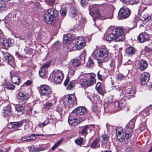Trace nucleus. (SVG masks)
<instances>
[{"mask_svg":"<svg viewBox=\"0 0 152 152\" xmlns=\"http://www.w3.org/2000/svg\"><path fill=\"white\" fill-rule=\"evenodd\" d=\"M93 11L91 12V15L92 17L96 18L102 16L100 15L99 10H93Z\"/></svg>","mask_w":152,"mask_h":152,"instance_id":"obj_34","label":"nucleus"},{"mask_svg":"<svg viewBox=\"0 0 152 152\" xmlns=\"http://www.w3.org/2000/svg\"><path fill=\"white\" fill-rule=\"evenodd\" d=\"M125 2H129L130 4H137L139 0H123Z\"/></svg>","mask_w":152,"mask_h":152,"instance_id":"obj_50","label":"nucleus"},{"mask_svg":"<svg viewBox=\"0 0 152 152\" xmlns=\"http://www.w3.org/2000/svg\"><path fill=\"white\" fill-rule=\"evenodd\" d=\"M75 101H76V98L74 95H67L64 97L63 104L65 106L71 107L73 106Z\"/></svg>","mask_w":152,"mask_h":152,"instance_id":"obj_5","label":"nucleus"},{"mask_svg":"<svg viewBox=\"0 0 152 152\" xmlns=\"http://www.w3.org/2000/svg\"><path fill=\"white\" fill-rule=\"evenodd\" d=\"M80 84L82 87L86 88L89 86L88 80L85 79H81L80 81Z\"/></svg>","mask_w":152,"mask_h":152,"instance_id":"obj_29","label":"nucleus"},{"mask_svg":"<svg viewBox=\"0 0 152 152\" xmlns=\"http://www.w3.org/2000/svg\"><path fill=\"white\" fill-rule=\"evenodd\" d=\"M113 89L117 90L118 91V94L120 96H122L123 94V88L119 85V84H118L113 87Z\"/></svg>","mask_w":152,"mask_h":152,"instance_id":"obj_30","label":"nucleus"},{"mask_svg":"<svg viewBox=\"0 0 152 152\" xmlns=\"http://www.w3.org/2000/svg\"><path fill=\"white\" fill-rule=\"evenodd\" d=\"M49 123V121L47 119L44 121L42 124H39V126L40 127L42 128L46 125L48 124Z\"/></svg>","mask_w":152,"mask_h":152,"instance_id":"obj_53","label":"nucleus"},{"mask_svg":"<svg viewBox=\"0 0 152 152\" xmlns=\"http://www.w3.org/2000/svg\"><path fill=\"white\" fill-rule=\"evenodd\" d=\"M130 10H119L118 12V18L122 19L128 17L130 15Z\"/></svg>","mask_w":152,"mask_h":152,"instance_id":"obj_10","label":"nucleus"},{"mask_svg":"<svg viewBox=\"0 0 152 152\" xmlns=\"http://www.w3.org/2000/svg\"><path fill=\"white\" fill-rule=\"evenodd\" d=\"M126 103L125 100L121 99L119 101L115 102V105L116 107H118L120 108L123 109L126 105Z\"/></svg>","mask_w":152,"mask_h":152,"instance_id":"obj_23","label":"nucleus"},{"mask_svg":"<svg viewBox=\"0 0 152 152\" xmlns=\"http://www.w3.org/2000/svg\"><path fill=\"white\" fill-rule=\"evenodd\" d=\"M72 40V37L70 34H68L64 36L63 42L64 44H69Z\"/></svg>","mask_w":152,"mask_h":152,"instance_id":"obj_28","label":"nucleus"},{"mask_svg":"<svg viewBox=\"0 0 152 152\" xmlns=\"http://www.w3.org/2000/svg\"><path fill=\"white\" fill-rule=\"evenodd\" d=\"M11 80L13 83L17 85H19L20 83V79L18 74L16 73L12 74L11 76Z\"/></svg>","mask_w":152,"mask_h":152,"instance_id":"obj_18","label":"nucleus"},{"mask_svg":"<svg viewBox=\"0 0 152 152\" xmlns=\"http://www.w3.org/2000/svg\"><path fill=\"white\" fill-rule=\"evenodd\" d=\"M135 51V49L133 47H129L127 48L126 50V53L130 56L134 54Z\"/></svg>","mask_w":152,"mask_h":152,"instance_id":"obj_32","label":"nucleus"},{"mask_svg":"<svg viewBox=\"0 0 152 152\" xmlns=\"http://www.w3.org/2000/svg\"><path fill=\"white\" fill-rule=\"evenodd\" d=\"M137 24L134 20H132L129 23V27L130 29H132L136 27Z\"/></svg>","mask_w":152,"mask_h":152,"instance_id":"obj_43","label":"nucleus"},{"mask_svg":"<svg viewBox=\"0 0 152 152\" xmlns=\"http://www.w3.org/2000/svg\"><path fill=\"white\" fill-rule=\"evenodd\" d=\"M5 4L0 3V10H4L5 7Z\"/></svg>","mask_w":152,"mask_h":152,"instance_id":"obj_63","label":"nucleus"},{"mask_svg":"<svg viewBox=\"0 0 152 152\" xmlns=\"http://www.w3.org/2000/svg\"><path fill=\"white\" fill-rule=\"evenodd\" d=\"M126 93L127 94H131V96H133V95L135 93V91L133 89H131L130 88H129L126 91Z\"/></svg>","mask_w":152,"mask_h":152,"instance_id":"obj_51","label":"nucleus"},{"mask_svg":"<svg viewBox=\"0 0 152 152\" xmlns=\"http://www.w3.org/2000/svg\"><path fill=\"white\" fill-rule=\"evenodd\" d=\"M81 64L80 61L77 58L73 60L72 62L73 66L74 67L80 65Z\"/></svg>","mask_w":152,"mask_h":152,"instance_id":"obj_40","label":"nucleus"},{"mask_svg":"<svg viewBox=\"0 0 152 152\" xmlns=\"http://www.w3.org/2000/svg\"><path fill=\"white\" fill-rule=\"evenodd\" d=\"M134 126V122L133 120L130 121L126 126L133 129Z\"/></svg>","mask_w":152,"mask_h":152,"instance_id":"obj_49","label":"nucleus"},{"mask_svg":"<svg viewBox=\"0 0 152 152\" xmlns=\"http://www.w3.org/2000/svg\"><path fill=\"white\" fill-rule=\"evenodd\" d=\"M126 152H133L132 148L130 147H128L125 150Z\"/></svg>","mask_w":152,"mask_h":152,"instance_id":"obj_62","label":"nucleus"},{"mask_svg":"<svg viewBox=\"0 0 152 152\" xmlns=\"http://www.w3.org/2000/svg\"><path fill=\"white\" fill-rule=\"evenodd\" d=\"M86 108L83 107H78L75 109L71 113V115L75 114L77 115H82L86 112Z\"/></svg>","mask_w":152,"mask_h":152,"instance_id":"obj_9","label":"nucleus"},{"mask_svg":"<svg viewBox=\"0 0 152 152\" xmlns=\"http://www.w3.org/2000/svg\"><path fill=\"white\" fill-rule=\"evenodd\" d=\"M22 126V123L21 121L18 122H12L9 123L7 127L9 129H16Z\"/></svg>","mask_w":152,"mask_h":152,"instance_id":"obj_19","label":"nucleus"},{"mask_svg":"<svg viewBox=\"0 0 152 152\" xmlns=\"http://www.w3.org/2000/svg\"><path fill=\"white\" fill-rule=\"evenodd\" d=\"M122 128L121 127H117L116 129V134L117 139L120 142H122L125 140V137L122 133Z\"/></svg>","mask_w":152,"mask_h":152,"instance_id":"obj_13","label":"nucleus"},{"mask_svg":"<svg viewBox=\"0 0 152 152\" xmlns=\"http://www.w3.org/2000/svg\"><path fill=\"white\" fill-rule=\"evenodd\" d=\"M76 84V81L75 80L71 81L67 87V89L69 90H72L74 88Z\"/></svg>","mask_w":152,"mask_h":152,"instance_id":"obj_37","label":"nucleus"},{"mask_svg":"<svg viewBox=\"0 0 152 152\" xmlns=\"http://www.w3.org/2000/svg\"><path fill=\"white\" fill-rule=\"evenodd\" d=\"M148 66V63L145 60H141L139 63V69L142 71L145 70L147 67Z\"/></svg>","mask_w":152,"mask_h":152,"instance_id":"obj_22","label":"nucleus"},{"mask_svg":"<svg viewBox=\"0 0 152 152\" xmlns=\"http://www.w3.org/2000/svg\"><path fill=\"white\" fill-rule=\"evenodd\" d=\"M100 140L99 138L94 139L92 142L91 147L92 148H95L100 147Z\"/></svg>","mask_w":152,"mask_h":152,"instance_id":"obj_27","label":"nucleus"},{"mask_svg":"<svg viewBox=\"0 0 152 152\" xmlns=\"http://www.w3.org/2000/svg\"><path fill=\"white\" fill-rule=\"evenodd\" d=\"M5 87L10 90H12L14 89L15 86L11 83H7L5 85Z\"/></svg>","mask_w":152,"mask_h":152,"instance_id":"obj_42","label":"nucleus"},{"mask_svg":"<svg viewBox=\"0 0 152 152\" xmlns=\"http://www.w3.org/2000/svg\"><path fill=\"white\" fill-rule=\"evenodd\" d=\"M150 78V75L147 72H144L142 73L140 77V81L142 85L145 84L149 81Z\"/></svg>","mask_w":152,"mask_h":152,"instance_id":"obj_12","label":"nucleus"},{"mask_svg":"<svg viewBox=\"0 0 152 152\" xmlns=\"http://www.w3.org/2000/svg\"><path fill=\"white\" fill-rule=\"evenodd\" d=\"M103 5L93 4L92 5L90 8V10H97L102 9Z\"/></svg>","mask_w":152,"mask_h":152,"instance_id":"obj_46","label":"nucleus"},{"mask_svg":"<svg viewBox=\"0 0 152 152\" xmlns=\"http://www.w3.org/2000/svg\"><path fill=\"white\" fill-rule=\"evenodd\" d=\"M54 81L57 83H60L62 82L64 75L61 71L57 69L54 70L51 73Z\"/></svg>","mask_w":152,"mask_h":152,"instance_id":"obj_6","label":"nucleus"},{"mask_svg":"<svg viewBox=\"0 0 152 152\" xmlns=\"http://www.w3.org/2000/svg\"><path fill=\"white\" fill-rule=\"evenodd\" d=\"M16 110L18 112H22L24 110V107L21 104H17L15 107Z\"/></svg>","mask_w":152,"mask_h":152,"instance_id":"obj_41","label":"nucleus"},{"mask_svg":"<svg viewBox=\"0 0 152 152\" xmlns=\"http://www.w3.org/2000/svg\"><path fill=\"white\" fill-rule=\"evenodd\" d=\"M133 129L126 127L125 128V139H129L133 134Z\"/></svg>","mask_w":152,"mask_h":152,"instance_id":"obj_20","label":"nucleus"},{"mask_svg":"<svg viewBox=\"0 0 152 152\" xmlns=\"http://www.w3.org/2000/svg\"><path fill=\"white\" fill-rule=\"evenodd\" d=\"M86 43L84 38L82 37H79L75 40V48H72V49L71 48L72 47L70 46L69 47H66L67 48V52L75 50V49L77 50H80L83 48L85 45Z\"/></svg>","mask_w":152,"mask_h":152,"instance_id":"obj_4","label":"nucleus"},{"mask_svg":"<svg viewBox=\"0 0 152 152\" xmlns=\"http://www.w3.org/2000/svg\"><path fill=\"white\" fill-rule=\"evenodd\" d=\"M68 122L69 124H73V125H77L80 123V121H77V120L76 119L73 118V120H71L69 118L68 120Z\"/></svg>","mask_w":152,"mask_h":152,"instance_id":"obj_38","label":"nucleus"},{"mask_svg":"<svg viewBox=\"0 0 152 152\" xmlns=\"http://www.w3.org/2000/svg\"><path fill=\"white\" fill-rule=\"evenodd\" d=\"M28 98L29 96L28 94L20 92L18 97L19 99L18 101L21 104H24L27 102Z\"/></svg>","mask_w":152,"mask_h":152,"instance_id":"obj_11","label":"nucleus"},{"mask_svg":"<svg viewBox=\"0 0 152 152\" xmlns=\"http://www.w3.org/2000/svg\"><path fill=\"white\" fill-rule=\"evenodd\" d=\"M89 125H86L82 127L79 131V133L84 136H86L88 133V131L89 128Z\"/></svg>","mask_w":152,"mask_h":152,"instance_id":"obj_26","label":"nucleus"},{"mask_svg":"<svg viewBox=\"0 0 152 152\" xmlns=\"http://www.w3.org/2000/svg\"><path fill=\"white\" fill-rule=\"evenodd\" d=\"M58 14L57 10H48L44 15V21L48 24H54L55 26L59 27L60 25V22L56 21V19Z\"/></svg>","mask_w":152,"mask_h":152,"instance_id":"obj_2","label":"nucleus"},{"mask_svg":"<svg viewBox=\"0 0 152 152\" xmlns=\"http://www.w3.org/2000/svg\"><path fill=\"white\" fill-rule=\"evenodd\" d=\"M85 139L81 137H79L75 140V142L78 145H81L83 144Z\"/></svg>","mask_w":152,"mask_h":152,"instance_id":"obj_35","label":"nucleus"},{"mask_svg":"<svg viewBox=\"0 0 152 152\" xmlns=\"http://www.w3.org/2000/svg\"><path fill=\"white\" fill-rule=\"evenodd\" d=\"M12 115L11 109L10 107H7L5 109L4 112V115L7 118H9Z\"/></svg>","mask_w":152,"mask_h":152,"instance_id":"obj_25","label":"nucleus"},{"mask_svg":"<svg viewBox=\"0 0 152 152\" xmlns=\"http://www.w3.org/2000/svg\"><path fill=\"white\" fill-rule=\"evenodd\" d=\"M80 3L81 5V6L83 7H84L86 5V3H85V1L84 0H81L80 1Z\"/></svg>","mask_w":152,"mask_h":152,"instance_id":"obj_64","label":"nucleus"},{"mask_svg":"<svg viewBox=\"0 0 152 152\" xmlns=\"http://www.w3.org/2000/svg\"><path fill=\"white\" fill-rule=\"evenodd\" d=\"M56 102V101L54 99V101L52 103H50L48 102H47L44 105V107L46 110H49L53 106V104L55 103Z\"/></svg>","mask_w":152,"mask_h":152,"instance_id":"obj_33","label":"nucleus"},{"mask_svg":"<svg viewBox=\"0 0 152 152\" xmlns=\"http://www.w3.org/2000/svg\"><path fill=\"white\" fill-rule=\"evenodd\" d=\"M3 56L6 62L10 65L11 66L13 64L14 62V58L10 54L7 52H5L3 53Z\"/></svg>","mask_w":152,"mask_h":152,"instance_id":"obj_14","label":"nucleus"},{"mask_svg":"<svg viewBox=\"0 0 152 152\" xmlns=\"http://www.w3.org/2000/svg\"><path fill=\"white\" fill-rule=\"evenodd\" d=\"M108 52L106 48H101L95 50L92 54V56L97 60L98 65L102 67V63L108 60Z\"/></svg>","mask_w":152,"mask_h":152,"instance_id":"obj_1","label":"nucleus"},{"mask_svg":"<svg viewBox=\"0 0 152 152\" xmlns=\"http://www.w3.org/2000/svg\"><path fill=\"white\" fill-rule=\"evenodd\" d=\"M103 7H104V9H107L114 10L115 9V7L112 5H108L105 4L103 5Z\"/></svg>","mask_w":152,"mask_h":152,"instance_id":"obj_47","label":"nucleus"},{"mask_svg":"<svg viewBox=\"0 0 152 152\" xmlns=\"http://www.w3.org/2000/svg\"><path fill=\"white\" fill-rule=\"evenodd\" d=\"M9 42V40H7L4 38H0V44L1 45L2 48L4 49L8 48L9 46L10 45Z\"/></svg>","mask_w":152,"mask_h":152,"instance_id":"obj_21","label":"nucleus"},{"mask_svg":"<svg viewBox=\"0 0 152 152\" xmlns=\"http://www.w3.org/2000/svg\"><path fill=\"white\" fill-rule=\"evenodd\" d=\"M32 139L29 136H24L22 138V140L23 141H26L29 140H32Z\"/></svg>","mask_w":152,"mask_h":152,"instance_id":"obj_55","label":"nucleus"},{"mask_svg":"<svg viewBox=\"0 0 152 152\" xmlns=\"http://www.w3.org/2000/svg\"><path fill=\"white\" fill-rule=\"evenodd\" d=\"M53 47L56 50H58L61 49V45L60 42H56L53 44Z\"/></svg>","mask_w":152,"mask_h":152,"instance_id":"obj_44","label":"nucleus"},{"mask_svg":"<svg viewBox=\"0 0 152 152\" xmlns=\"http://www.w3.org/2000/svg\"><path fill=\"white\" fill-rule=\"evenodd\" d=\"M96 90H97L98 92L101 94H103V91L101 88L96 89Z\"/></svg>","mask_w":152,"mask_h":152,"instance_id":"obj_61","label":"nucleus"},{"mask_svg":"<svg viewBox=\"0 0 152 152\" xmlns=\"http://www.w3.org/2000/svg\"><path fill=\"white\" fill-rule=\"evenodd\" d=\"M101 146L105 149H109L110 146V142L109 141V136L106 134H102L101 137Z\"/></svg>","mask_w":152,"mask_h":152,"instance_id":"obj_7","label":"nucleus"},{"mask_svg":"<svg viewBox=\"0 0 152 152\" xmlns=\"http://www.w3.org/2000/svg\"><path fill=\"white\" fill-rule=\"evenodd\" d=\"M124 78V76L122 75H118L117 77V80L118 81H120Z\"/></svg>","mask_w":152,"mask_h":152,"instance_id":"obj_58","label":"nucleus"},{"mask_svg":"<svg viewBox=\"0 0 152 152\" xmlns=\"http://www.w3.org/2000/svg\"><path fill=\"white\" fill-rule=\"evenodd\" d=\"M113 30L112 28L111 27L109 28L107 31V33H108V34L106 36V39L107 41H110L112 40H114L115 41V36L114 34H113L112 32Z\"/></svg>","mask_w":152,"mask_h":152,"instance_id":"obj_17","label":"nucleus"},{"mask_svg":"<svg viewBox=\"0 0 152 152\" xmlns=\"http://www.w3.org/2000/svg\"><path fill=\"white\" fill-rule=\"evenodd\" d=\"M112 28L113 32L116 38L115 41L120 42L123 41L125 39L124 36V33L125 31V29L123 27H118L117 28Z\"/></svg>","mask_w":152,"mask_h":152,"instance_id":"obj_3","label":"nucleus"},{"mask_svg":"<svg viewBox=\"0 0 152 152\" xmlns=\"http://www.w3.org/2000/svg\"><path fill=\"white\" fill-rule=\"evenodd\" d=\"M143 17L145 20L146 21H148L151 19V17L149 16L148 14H146V15H144Z\"/></svg>","mask_w":152,"mask_h":152,"instance_id":"obj_56","label":"nucleus"},{"mask_svg":"<svg viewBox=\"0 0 152 152\" xmlns=\"http://www.w3.org/2000/svg\"><path fill=\"white\" fill-rule=\"evenodd\" d=\"M77 13L76 10H71L69 12V15L72 17H75Z\"/></svg>","mask_w":152,"mask_h":152,"instance_id":"obj_52","label":"nucleus"},{"mask_svg":"<svg viewBox=\"0 0 152 152\" xmlns=\"http://www.w3.org/2000/svg\"><path fill=\"white\" fill-rule=\"evenodd\" d=\"M94 63L92 59L91 58H89L88 61L86 65L87 67L91 68L94 66Z\"/></svg>","mask_w":152,"mask_h":152,"instance_id":"obj_39","label":"nucleus"},{"mask_svg":"<svg viewBox=\"0 0 152 152\" xmlns=\"http://www.w3.org/2000/svg\"><path fill=\"white\" fill-rule=\"evenodd\" d=\"M148 8V6L146 4H142L141 5L140 9L141 10H146Z\"/></svg>","mask_w":152,"mask_h":152,"instance_id":"obj_59","label":"nucleus"},{"mask_svg":"<svg viewBox=\"0 0 152 152\" xmlns=\"http://www.w3.org/2000/svg\"><path fill=\"white\" fill-rule=\"evenodd\" d=\"M21 25L25 27H27L28 26V24L26 21H23L21 22Z\"/></svg>","mask_w":152,"mask_h":152,"instance_id":"obj_57","label":"nucleus"},{"mask_svg":"<svg viewBox=\"0 0 152 152\" xmlns=\"http://www.w3.org/2000/svg\"><path fill=\"white\" fill-rule=\"evenodd\" d=\"M75 72V67L72 66L69 69V74L70 76L73 75H74Z\"/></svg>","mask_w":152,"mask_h":152,"instance_id":"obj_48","label":"nucleus"},{"mask_svg":"<svg viewBox=\"0 0 152 152\" xmlns=\"http://www.w3.org/2000/svg\"><path fill=\"white\" fill-rule=\"evenodd\" d=\"M137 39L140 42H144L149 39L148 35L145 33H140L137 37Z\"/></svg>","mask_w":152,"mask_h":152,"instance_id":"obj_16","label":"nucleus"},{"mask_svg":"<svg viewBox=\"0 0 152 152\" xmlns=\"http://www.w3.org/2000/svg\"><path fill=\"white\" fill-rule=\"evenodd\" d=\"M39 92L41 95L49 97L52 93V89L48 86L43 85L40 87Z\"/></svg>","mask_w":152,"mask_h":152,"instance_id":"obj_8","label":"nucleus"},{"mask_svg":"<svg viewBox=\"0 0 152 152\" xmlns=\"http://www.w3.org/2000/svg\"><path fill=\"white\" fill-rule=\"evenodd\" d=\"M61 14L63 16H64L66 14V10H60Z\"/></svg>","mask_w":152,"mask_h":152,"instance_id":"obj_60","label":"nucleus"},{"mask_svg":"<svg viewBox=\"0 0 152 152\" xmlns=\"http://www.w3.org/2000/svg\"><path fill=\"white\" fill-rule=\"evenodd\" d=\"M98 78L102 80L106 77V74L104 71H99L97 74Z\"/></svg>","mask_w":152,"mask_h":152,"instance_id":"obj_31","label":"nucleus"},{"mask_svg":"<svg viewBox=\"0 0 152 152\" xmlns=\"http://www.w3.org/2000/svg\"><path fill=\"white\" fill-rule=\"evenodd\" d=\"M50 63L49 62H47L41 66L39 72L40 76L42 77L45 75L46 73V69L49 67Z\"/></svg>","mask_w":152,"mask_h":152,"instance_id":"obj_15","label":"nucleus"},{"mask_svg":"<svg viewBox=\"0 0 152 152\" xmlns=\"http://www.w3.org/2000/svg\"><path fill=\"white\" fill-rule=\"evenodd\" d=\"M63 141L62 139L60 140L59 141H58L52 147L51 149L52 151H54L59 145Z\"/></svg>","mask_w":152,"mask_h":152,"instance_id":"obj_45","label":"nucleus"},{"mask_svg":"<svg viewBox=\"0 0 152 152\" xmlns=\"http://www.w3.org/2000/svg\"><path fill=\"white\" fill-rule=\"evenodd\" d=\"M34 8L37 9H42V8L40 3L39 2H36L34 4Z\"/></svg>","mask_w":152,"mask_h":152,"instance_id":"obj_54","label":"nucleus"},{"mask_svg":"<svg viewBox=\"0 0 152 152\" xmlns=\"http://www.w3.org/2000/svg\"><path fill=\"white\" fill-rule=\"evenodd\" d=\"M44 150V148L42 147H38V148H37L34 147H32L30 149L31 151L32 152H37L41 151Z\"/></svg>","mask_w":152,"mask_h":152,"instance_id":"obj_36","label":"nucleus"},{"mask_svg":"<svg viewBox=\"0 0 152 152\" xmlns=\"http://www.w3.org/2000/svg\"><path fill=\"white\" fill-rule=\"evenodd\" d=\"M95 75L94 73H91V74H88V76L89 77V78L87 80L89 86H91L95 82Z\"/></svg>","mask_w":152,"mask_h":152,"instance_id":"obj_24","label":"nucleus"}]
</instances>
